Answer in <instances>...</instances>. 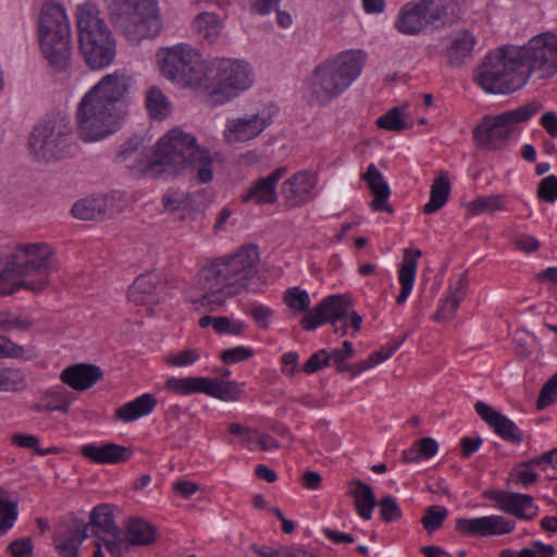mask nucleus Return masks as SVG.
<instances>
[{
    "instance_id": "obj_1",
    "label": "nucleus",
    "mask_w": 557,
    "mask_h": 557,
    "mask_svg": "<svg viewBox=\"0 0 557 557\" xmlns=\"http://www.w3.org/2000/svg\"><path fill=\"white\" fill-rule=\"evenodd\" d=\"M557 73V36L543 33L522 46L507 45L488 52L475 74L486 92L507 95L521 89L532 75L548 79Z\"/></svg>"
},
{
    "instance_id": "obj_2",
    "label": "nucleus",
    "mask_w": 557,
    "mask_h": 557,
    "mask_svg": "<svg viewBox=\"0 0 557 557\" xmlns=\"http://www.w3.org/2000/svg\"><path fill=\"white\" fill-rule=\"evenodd\" d=\"M131 78L120 72L102 77L81 99L76 123L81 139L97 141L116 132L126 114Z\"/></svg>"
},
{
    "instance_id": "obj_3",
    "label": "nucleus",
    "mask_w": 557,
    "mask_h": 557,
    "mask_svg": "<svg viewBox=\"0 0 557 557\" xmlns=\"http://www.w3.org/2000/svg\"><path fill=\"white\" fill-rule=\"evenodd\" d=\"M259 261L258 247L245 245L235 253L215 258L202 267L196 277L198 289L203 292L200 304L213 309L237 295L244 283L257 274Z\"/></svg>"
},
{
    "instance_id": "obj_4",
    "label": "nucleus",
    "mask_w": 557,
    "mask_h": 557,
    "mask_svg": "<svg viewBox=\"0 0 557 557\" xmlns=\"http://www.w3.org/2000/svg\"><path fill=\"white\" fill-rule=\"evenodd\" d=\"M54 262V251L46 243L18 246L0 272V295H12L21 288L32 292L44 289Z\"/></svg>"
},
{
    "instance_id": "obj_5",
    "label": "nucleus",
    "mask_w": 557,
    "mask_h": 557,
    "mask_svg": "<svg viewBox=\"0 0 557 557\" xmlns=\"http://www.w3.org/2000/svg\"><path fill=\"white\" fill-rule=\"evenodd\" d=\"M212 158L208 150L201 149L196 138L180 129H173L160 138L156 145L152 159L140 165L143 170H158L176 174L187 166L197 169V177L200 183L212 181Z\"/></svg>"
},
{
    "instance_id": "obj_6",
    "label": "nucleus",
    "mask_w": 557,
    "mask_h": 557,
    "mask_svg": "<svg viewBox=\"0 0 557 557\" xmlns=\"http://www.w3.org/2000/svg\"><path fill=\"white\" fill-rule=\"evenodd\" d=\"M366 53L347 50L321 62L308 81L311 104L323 106L342 95L361 74Z\"/></svg>"
},
{
    "instance_id": "obj_7",
    "label": "nucleus",
    "mask_w": 557,
    "mask_h": 557,
    "mask_svg": "<svg viewBox=\"0 0 557 557\" xmlns=\"http://www.w3.org/2000/svg\"><path fill=\"white\" fill-rule=\"evenodd\" d=\"M38 36L42 55L54 73L65 72L71 63V28L62 5L44 3L38 21Z\"/></svg>"
},
{
    "instance_id": "obj_8",
    "label": "nucleus",
    "mask_w": 557,
    "mask_h": 557,
    "mask_svg": "<svg viewBox=\"0 0 557 557\" xmlns=\"http://www.w3.org/2000/svg\"><path fill=\"white\" fill-rule=\"evenodd\" d=\"M79 50L91 70L109 66L115 58V40L99 11L92 5H81L76 13Z\"/></svg>"
},
{
    "instance_id": "obj_9",
    "label": "nucleus",
    "mask_w": 557,
    "mask_h": 557,
    "mask_svg": "<svg viewBox=\"0 0 557 557\" xmlns=\"http://www.w3.org/2000/svg\"><path fill=\"white\" fill-rule=\"evenodd\" d=\"M109 16L113 26L131 41L156 37L162 27L157 0H113Z\"/></svg>"
},
{
    "instance_id": "obj_10",
    "label": "nucleus",
    "mask_w": 557,
    "mask_h": 557,
    "mask_svg": "<svg viewBox=\"0 0 557 557\" xmlns=\"http://www.w3.org/2000/svg\"><path fill=\"white\" fill-rule=\"evenodd\" d=\"M29 147L38 161L47 163L71 157L76 145L70 116L58 113L38 123L30 134Z\"/></svg>"
},
{
    "instance_id": "obj_11",
    "label": "nucleus",
    "mask_w": 557,
    "mask_h": 557,
    "mask_svg": "<svg viewBox=\"0 0 557 557\" xmlns=\"http://www.w3.org/2000/svg\"><path fill=\"white\" fill-rule=\"evenodd\" d=\"M460 15L459 0H422L416 4L404 5L395 27L401 34L417 35L426 25L444 27L459 20Z\"/></svg>"
},
{
    "instance_id": "obj_12",
    "label": "nucleus",
    "mask_w": 557,
    "mask_h": 557,
    "mask_svg": "<svg viewBox=\"0 0 557 557\" xmlns=\"http://www.w3.org/2000/svg\"><path fill=\"white\" fill-rule=\"evenodd\" d=\"M542 109L537 101H531L498 115H486L473 129L478 147L486 150H502L506 147L515 126L527 122Z\"/></svg>"
},
{
    "instance_id": "obj_13",
    "label": "nucleus",
    "mask_w": 557,
    "mask_h": 557,
    "mask_svg": "<svg viewBox=\"0 0 557 557\" xmlns=\"http://www.w3.org/2000/svg\"><path fill=\"white\" fill-rule=\"evenodd\" d=\"M162 75L182 86L206 88L207 73L201 55L189 45L180 44L168 48L159 60Z\"/></svg>"
},
{
    "instance_id": "obj_14",
    "label": "nucleus",
    "mask_w": 557,
    "mask_h": 557,
    "mask_svg": "<svg viewBox=\"0 0 557 557\" xmlns=\"http://www.w3.org/2000/svg\"><path fill=\"white\" fill-rule=\"evenodd\" d=\"M251 70L245 62L223 59L216 64V72L211 84L205 89L216 97L218 101H227L237 97L252 85Z\"/></svg>"
},
{
    "instance_id": "obj_15",
    "label": "nucleus",
    "mask_w": 557,
    "mask_h": 557,
    "mask_svg": "<svg viewBox=\"0 0 557 557\" xmlns=\"http://www.w3.org/2000/svg\"><path fill=\"white\" fill-rule=\"evenodd\" d=\"M349 307L350 301L344 295L327 296L301 319L300 324L307 331H314L330 322L335 333L345 335L348 329L346 315Z\"/></svg>"
},
{
    "instance_id": "obj_16",
    "label": "nucleus",
    "mask_w": 557,
    "mask_h": 557,
    "mask_svg": "<svg viewBox=\"0 0 557 557\" xmlns=\"http://www.w3.org/2000/svg\"><path fill=\"white\" fill-rule=\"evenodd\" d=\"M272 123V115L267 111L228 119L224 136L228 143H245L259 136Z\"/></svg>"
},
{
    "instance_id": "obj_17",
    "label": "nucleus",
    "mask_w": 557,
    "mask_h": 557,
    "mask_svg": "<svg viewBox=\"0 0 557 557\" xmlns=\"http://www.w3.org/2000/svg\"><path fill=\"white\" fill-rule=\"evenodd\" d=\"M317 177L308 171H300L283 182L281 194L288 208L301 207L314 198Z\"/></svg>"
},
{
    "instance_id": "obj_18",
    "label": "nucleus",
    "mask_w": 557,
    "mask_h": 557,
    "mask_svg": "<svg viewBox=\"0 0 557 557\" xmlns=\"http://www.w3.org/2000/svg\"><path fill=\"white\" fill-rule=\"evenodd\" d=\"M474 409L481 419L504 441L512 444H520L523 441V432L516 423L490 405L479 400L475 403Z\"/></svg>"
},
{
    "instance_id": "obj_19",
    "label": "nucleus",
    "mask_w": 557,
    "mask_h": 557,
    "mask_svg": "<svg viewBox=\"0 0 557 557\" xmlns=\"http://www.w3.org/2000/svg\"><path fill=\"white\" fill-rule=\"evenodd\" d=\"M456 529L462 533L475 536H492L507 534L513 531L515 522L502 516H485L480 518L457 520Z\"/></svg>"
},
{
    "instance_id": "obj_20",
    "label": "nucleus",
    "mask_w": 557,
    "mask_h": 557,
    "mask_svg": "<svg viewBox=\"0 0 557 557\" xmlns=\"http://www.w3.org/2000/svg\"><path fill=\"white\" fill-rule=\"evenodd\" d=\"M88 525L82 518L73 517L54 535V546L62 557H78V548L88 536Z\"/></svg>"
},
{
    "instance_id": "obj_21",
    "label": "nucleus",
    "mask_w": 557,
    "mask_h": 557,
    "mask_svg": "<svg viewBox=\"0 0 557 557\" xmlns=\"http://www.w3.org/2000/svg\"><path fill=\"white\" fill-rule=\"evenodd\" d=\"M81 454L89 461L100 465H117L132 457L131 448L114 443L86 444L81 447Z\"/></svg>"
},
{
    "instance_id": "obj_22",
    "label": "nucleus",
    "mask_w": 557,
    "mask_h": 557,
    "mask_svg": "<svg viewBox=\"0 0 557 557\" xmlns=\"http://www.w3.org/2000/svg\"><path fill=\"white\" fill-rule=\"evenodd\" d=\"M361 178L368 184L373 196V200L370 203L371 209L373 211L393 213L394 209L387 202L391 196V188L380 170L371 163L367 171L361 175Z\"/></svg>"
},
{
    "instance_id": "obj_23",
    "label": "nucleus",
    "mask_w": 557,
    "mask_h": 557,
    "mask_svg": "<svg viewBox=\"0 0 557 557\" xmlns=\"http://www.w3.org/2000/svg\"><path fill=\"white\" fill-rule=\"evenodd\" d=\"M486 496L495 500L504 512L513 515L520 519L531 520L533 516H528L524 511L530 508L539 509L533 503V497L527 494L493 491L486 493Z\"/></svg>"
},
{
    "instance_id": "obj_24",
    "label": "nucleus",
    "mask_w": 557,
    "mask_h": 557,
    "mask_svg": "<svg viewBox=\"0 0 557 557\" xmlns=\"http://www.w3.org/2000/svg\"><path fill=\"white\" fill-rule=\"evenodd\" d=\"M72 213L81 220H101L106 216H112L115 213L113 209V197L102 196L97 198H86L75 202L72 207Z\"/></svg>"
},
{
    "instance_id": "obj_25",
    "label": "nucleus",
    "mask_w": 557,
    "mask_h": 557,
    "mask_svg": "<svg viewBox=\"0 0 557 557\" xmlns=\"http://www.w3.org/2000/svg\"><path fill=\"white\" fill-rule=\"evenodd\" d=\"M60 377L72 388L84 391L94 386L102 377V371L98 366L78 363L65 368Z\"/></svg>"
},
{
    "instance_id": "obj_26",
    "label": "nucleus",
    "mask_w": 557,
    "mask_h": 557,
    "mask_svg": "<svg viewBox=\"0 0 557 557\" xmlns=\"http://www.w3.org/2000/svg\"><path fill=\"white\" fill-rule=\"evenodd\" d=\"M421 256L422 251L420 249H405V257L398 271V281L401 286L396 299L398 305L405 304L411 294L417 274L418 259Z\"/></svg>"
},
{
    "instance_id": "obj_27",
    "label": "nucleus",
    "mask_w": 557,
    "mask_h": 557,
    "mask_svg": "<svg viewBox=\"0 0 557 557\" xmlns=\"http://www.w3.org/2000/svg\"><path fill=\"white\" fill-rule=\"evenodd\" d=\"M157 398L149 393L143 394L136 399L124 404L115 410V419L124 423L133 422L149 414L157 406Z\"/></svg>"
},
{
    "instance_id": "obj_28",
    "label": "nucleus",
    "mask_w": 557,
    "mask_h": 557,
    "mask_svg": "<svg viewBox=\"0 0 557 557\" xmlns=\"http://www.w3.org/2000/svg\"><path fill=\"white\" fill-rule=\"evenodd\" d=\"M348 486V494L354 497V503L358 515L364 520H370L372 517V511L377 505V500L372 487L357 479L350 481Z\"/></svg>"
},
{
    "instance_id": "obj_29",
    "label": "nucleus",
    "mask_w": 557,
    "mask_h": 557,
    "mask_svg": "<svg viewBox=\"0 0 557 557\" xmlns=\"http://www.w3.org/2000/svg\"><path fill=\"white\" fill-rule=\"evenodd\" d=\"M474 44L475 38L469 30L456 34L446 49L449 65L460 66L466 63L472 57Z\"/></svg>"
},
{
    "instance_id": "obj_30",
    "label": "nucleus",
    "mask_w": 557,
    "mask_h": 557,
    "mask_svg": "<svg viewBox=\"0 0 557 557\" xmlns=\"http://www.w3.org/2000/svg\"><path fill=\"white\" fill-rule=\"evenodd\" d=\"M91 535L99 536L101 531L106 534H116L122 530L114 522L112 506L109 504H100L94 507L90 512L89 522L86 523Z\"/></svg>"
},
{
    "instance_id": "obj_31",
    "label": "nucleus",
    "mask_w": 557,
    "mask_h": 557,
    "mask_svg": "<svg viewBox=\"0 0 557 557\" xmlns=\"http://www.w3.org/2000/svg\"><path fill=\"white\" fill-rule=\"evenodd\" d=\"M161 283L156 273H145L139 275L128 288V299L136 305H144L156 294Z\"/></svg>"
},
{
    "instance_id": "obj_32",
    "label": "nucleus",
    "mask_w": 557,
    "mask_h": 557,
    "mask_svg": "<svg viewBox=\"0 0 557 557\" xmlns=\"http://www.w3.org/2000/svg\"><path fill=\"white\" fill-rule=\"evenodd\" d=\"M125 528L124 536L127 544L146 546L156 540V528L143 519L132 518Z\"/></svg>"
},
{
    "instance_id": "obj_33",
    "label": "nucleus",
    "mask_w": 557,
    "mask_h": 557,
    "mask_svg": "<svg viewBox=\"0 0 557 557\" xmlns=\"http://www.w3.org/2000/svg\"><path fill=\"white\" fill-rule=\"evenodd\" d=\"M450 194V182L447 172L442 171L433 181L430 191V200L424 205L423 212L432 214L438 211L447 202Z\"/></svg>"
},
{
    "instance_id": "obj_34",
    "label": "nucleus",
    "mask_w": 557,
    "mask_h": 557,
    "mask_svg": "<svg viewBox=\"0 0 557 557\" xmlns=\"http://www.w3.org/2000/svg\"><path fill=\"white\" fill-rule=\"evenodd\" d=\"M194 28L201 41L212 45L220 37L222 25L216 14L203 12L195 17Z\"/></svg>"
},
{
    "instance_id": "obj_35",
    "label": "nucleus",
    "mask_w": 557,
    "mask_h": 557,
    "mask_svg": "<svg viewBox=\"0 0 557 557\" xmlns=\"http://www.w3.org/2000/svg\"><path fill=\"white\" fill-rule=\"evenodd\" d=\"M146 109L151 119L162 121L171 113V103L168 97L157 86H151L146 91Z\"/></svg>"
},
{
    "instance_id": "obj_36",
    "label": "nucleus",
    "mask_w": 557,
    "mask_h": 557,
    "mask_svg": "<svg viewBox=\"0 0 557 557\" xmlns=\"http://www.w3.org/2000/svg\"><path fill=\"white\" fill-rule=\"evenodd\" d=\"M206 387V395L223 401L239 400L244 393L242 385L234 381L224 382L208 377Z\"/></svg>"
},
{
    "instance_id": "obj_37",
    "label": "nucleus",
    "mask_w": 557,
    "mask_h": 557,
    "mask_svg": "<svg viewBox=\"0 0 557 557\" xmlns=\"http://www.w3.org/2000/svg\"><path fill=\"white\" fill-rule=\"evenodd\" d=\"M276 188L265 177L258 180L242 195L243 202L252 201L257 205H271L276 202Z\"/></svg>"
},
{
    "instance_id": "obj_38",
    "label": "nucleus",
    "mask_w": 557,
    "mask_h": 557,
    "mask_svg": "<svg viewBox=\"0 0 557 557\" xmlns=\"http://www.w3.org/2000/svg\"><path fill=\"white\" fill-rule=\"evenodd\" d=\"M208 377L188 376V377H170L165 382V387L171 393L177 395L206 394Z\"/></svg>"
},
{
    "instance_id": "obj_39",
    "label": "nucleus",
    "mask_w": 557,
    "mask_h": 557,
    "mask_svg": "<svg viewBox=\"0 0 557 557\" xmlns=\"http://www.w3.org/2000/svg\"><path fill=\"white\" fill-rule=\"evenodd\" d=\"M468 211L472 215H480L483 213H494L505 208V196L490 195L478 197L467 205Z\"/></svg>"
},
{
    "instance_id": "obj_40",
    "label": "nucleus",
    "mask_w": 557,
    "mask_h": 557,
    "mask_svg": "<svg viewBox=\"0 0 557 557\" xmlns=\"http://www.w3.org/2000/svg\"><path fill=\"white\" fill-rule=\"evenodd\" d=\"M5 490L0 487V533L11 529L17 519V502L4 499Z\"/></svg>"
},
{
    "instance_id": "obj_41",
    "label": "nucleus",
    "mask_w": 557,
    "mask_h": 557,
    "mask_svg": "<svg viewBox=\"0 0 557 557\" xmlns=\"http://www.w3.org/2000/svg\"><path fill=\"white\" fill-rule=\"evenodd\" d=\"M145 149V138L134 135L121 146V149L116 154V161L124 163L132 159L137 160L144 154Z\"/></svg>"
},
{
    "instance_id": "obj_42",
    "label": "nucleus",
    "mask_w": 557,
    "mask_h": 557,
    "mask_svg": "<svg viewBox=\"0 0 557 557\" xmlns=\"http://www.w3.org/2000/svg\"><path fill=\"white\" fill-rule=\"evenodd\" d=\"M376 125L387 131L401 132L410 128L412 124L403 119L401 110L398 107H394L376 120Z\"/></svg>"
},
{
    "instance_id": "obj_43",
    "label": "nucleus",
    "mask_w": 557,
    "mask_h": 557,
    "mask_svg": "<svg viewBox=\"0 0 557 557\" xmlns=\"http://www.w3.org/2000/svg\"><path fill=\"white\" fill-rule=\"evenodd\" d=\"M355 352L351 342L345 341L342 348L327 350L329 364L332 363L338 373H344L346 368H348L346 361L352 358Z\"/></svg>"
},
{
    "instance_id": "obj_44",
    "label": "nucleus",
    "mask_w": 557,
    "mask_h": 557,
    "mask_svg": "<svg viewBox=\"0 0 557 557\" xmlns=\"http://www.w3.org/2000/svg\"><path fill=\"white\" fill-rule=\"evenodd\" d=\"M285 304L295 310L307 312V314L311 311L310 308V297L306 290H301L299 287L288 288L284 294Z\"/></svg>"
},
{
    "instance_id": "obj_45",
    "label": "nucleus",
    "mask_w": 557,
    "mask_h": 557,
    "mask_svg": "<svg viewBox=\"0 0 557 557\" xmlns=\"http://www.w3.org/2000/svg\"><path fill=\"white\" fill-rule=\"evenodd\" d=\"M162 200L164 208L169 211L184 210L193 207L195 195H184L183 193L169 190L164 194Z\"/></svg>"
},
{
    "instance_id": "obj_46",
    "label": "nucleus",
    "mask_w": 557,
    "mask_h": 557,
    "mask_svg": "<svg viewBox=\"0 0 557 557\" xmlns=\"http://www.w3.org/2000/svg\"><path fill=\"white\" fill-rule=\"evenodd\" d=\"M448 511L442 506H430L425 510L421 522L428 533H432L440 529L446 519Z\"/></svg>"
},
{
    "instance_id": "obj_47",
    "label": "nucleus",
    "mask_w": 557,
    "mask_h": 557,
    "mask_svg": "<svg viewBox=\"0 0 557 557\" xmlns=\"http://www.w3.org/2000/svg\"><path fill=\"white\" fill-rule=\"evenodd\" d=\"M376 506L380 507L381 518L385 522H393L401 518V509L391 495L383 497Z\"/></svg>"
},
{
    "instance_id": "obj_48",
    "label": "nucleus",
    "mask_w": 557,
    "mask_h": 557,
    "mask_svg": "<svg viewBox=\"0 0 557 557\" xmlns=\"http://www.w3.org/2000/svg\"><path fill=\"white\" fill-rule=\"evenodd\" d=\"M461 297L456 293H449L434 314V320L438 322L450 320L458 309Z\"/></svg>"
},
{
    "instance_id": "obj_49",
    "label": "nucleus",
    "mask_w": 557,
    "mask_h": 557,
    "mask_svg": "<svg viewBox=\"0 0 557 557\" xmlns=\"http://www.w3.org/2000/svg\"><path fill=\"white\" fill-rule=\"evenodd\" d=\"M537 197L548 203L557 200V176L548 175L542 178L537 186Z\"/></svg>"
},
{
    "instance_id": "obj_50",
    "label": "nucleus",
    "mask_w": 557,
    "mask_h": 557,
    "mask_svg": "<svg viewBox=\"0 0 557 557\" xmlns=\"http://www.w3.org/2000/svg\"><path fill=\"white\" fill-rule=\"evenodd\" d=\"M557 397V373L554 374L542 387L536 408L542 410L552 405Z\"/></svg>"
},
{
    "instance_id": "obj_51",
    "label": "nucleus",
    "mask_w": 557,
    "mask_h": 557,
    "mask_svg": "<svg viewBox=\"0 0 557 557\" xmlns=\"http://www.w3.org/2000/svg\"><path fill=\"white\" fill-rule=\"evenodd\" d=\"M253 356V350L245 346H237L222 350L220 354L221 360L226 364L237 363L249 359Z\"/></svg>"
},
{
    "instance_id": "obj_52",
    "label": "nucleus",
    "mask_w": 557,
    "mask_h": 557,
    "mask_svg": "<svg viewBox=\"0 0 557 557\" xmlns=\"http://www.w3.org/2000/svg\"><path fill=\"white\" fill-rule=\"evenodd\" d=\"M329 366V357L326 349H320L312 354L302 366V371L312 374Z\"/></svg>"
},
{
    "instance_id": "obj_53",
    "label": "nucleus",
    "mask_w": 557,
    "mask_h": 557,
    "mask_svg": "<svg viewBox=\"0 0 557 557\" xmlns=\"http://www.w3.org/2000/svg\"><path fill=\"white\" fill-rule=\"evenodd\" d=\"M199 359V354L196 349H185L177 354L170 355L165 358L168 364L173 367H187L193 364Z\"/></svg>"
},
{
    "instance_id": "obj_54",
    "label": "nucleus",
    "mask_w": 557,
    "mask_h": 557,
    "mask_svg": "<svg viewBox=\"0 0 557 557\" xmlns=\"http://www.w3.org/2000/svg\"><path fill=\"white\" fill-rule=\"evenodd\" d=\"M556 550L552 545L540 541L532 543V547H527L518 553V557H553Z\"/></svg>"
},
{
    "instance_id": "obj_55",
    "label": "nucleus",
    "mask_w": 557,
    "mask_h": 557,
    "mask_svg": "<svg viewBox=\"0 0 557 557\" xmlns=\"http://www.w3.org/2000/svg\"><path fill=\"white\" fill-rule=\"evenodd\" d=\"M112 539H102L100 541L102 545L106 547L111 557H122V545L127 543L124 531L119 530L116 534H109Z\"/></svg>"
},
{
    "instance_id": "obj_56",
    "label": "nucleus",
    "mask_w": 557,
    "mask_h": 557,
    "mask_svg": "<svg viewBox=\"0 0 557 557\" xmlns=\"http://www.w3.org/2000/svg\"><path fill=\"white\" fill-rule=\"evenodd\" d=\"M510 478L520 482L524 487H529L537 481L539 474L529 468H520V463H518L510 471Z\"/></svg>"
},
{
    "instance_id": "obj_57",
    "label": "nucleus",
    "mask_w": 557,
    "mask_h": 557,
    "mask_svg": "<svg viewBox=\"0 0 557 557\" xmlns=\"http://www.w3.org/2000/svg\"><path fill=\"white\" fill-rule=\"evenodd\" d=\"M23 385V380L17 371L7 370L0 373V391L18 389Z\"/></svg>"
},
{
    "instance_id": "obj_58",
    "label": "nucleus",
    "mask_w": 557,
    "mask_h": 557,
    "mask_svg": "<svg viewBox=\"0 0 557 557\" xmlns=\"http://www.w3.org/2000/svg\"><path fill=\"white\" fill-rule=\"evenodd\" d=\"M24 348L16 345L7 336H0V358H21Z\"/></svg>"
},
{
    "instance_id": "obj_59",
    "label": "nucleus",
    "mask_w": 557,
    "mask_h": 557,
    "mask_svg": "<svg viewBox=\"0 0 557 557\" xmlns=\"http://www.w3.org/2000/svg\"><path fill=\"white\" fill-rule=\"evenodd\" d=\"M8 549L13 557H27L32 555L33 543L29 537L18 539L13 541L8 546Z\"/></svg>"
},
{
    "instance_id": "obj_60",
    "label": "nucleus",
    "mask_w": 557,
    "mask_h": 557,
    "mask_svg": "<svg viewBox=\"0 0 557 557\" xmlns=\"http://www.w3.org/2000/svg\"><path fill=\"white\" fill-rule=\"evenodd\" d=\"M250 314L259 326L267 329L273 311L267 306L258 305L251 308Z\"/></svg>"
},
{
    "instance_id": "obj_61",
    "label": "nucleus",
    "mask_w": 557,
    "mask_h": 557,
    "mask_svg": "<svg viewBox=\"0 0 557 557\" xmlns=\"http://www.w3.org/2000/svg\"><path fill=\"white\" fill-rule=\"evenodd\" d=\"M483 444V440L480 436L469 437L465 436L460 440L461 457L468 458L471 454L480 449Z\"/></svg>"
},
{
    "instance_id": "obj_62",
    "label": "nucleus",
    "mask_w": 557,
    "mask_h": 557,
    "mask_svg": "<svg viewBox=\"0 0 557 557\" xmlns=\"http://www.w3.org/2000/svg\"><path fill=\"white\" fill-rule=\"evenodd\" d=\"M416 443L418 445L421 458L429 459L433 457L438 450V444L432 437H423Z\"/></svg>"
},
{
    "instance_id": "obj_63",
    "label": "nucleus",
    "mask_w": 557,
    "mask_h": 557,
    "mask_svg": "<svg viewBox=\"0 0 557 557\" xmlns=\"http://www.w3.org/2000/svg\"><path fill=\"white\" fill-rule=\"evenodd\" d=\"M516 247L524 252H533L540 247V242L527 234H520L515 239Z\"/></svg>"
},
{
    "instance_id": "obj_64",
    "label": "nucleus",
    "mask_w": 557,
    "mask_h": 557,
    "mask_svg": "<svg viewBox=\"0 0 557 557\" xmlns=\"http://www.w3.org/2000/svg\"><path fill=\"white\" fill-rule=\"evenodd\" d=\"M12 443L23 448L33 449L36 454L37 449L40 448L38 437L32 434H14Z\"/></svg>"
}]
</instances>
